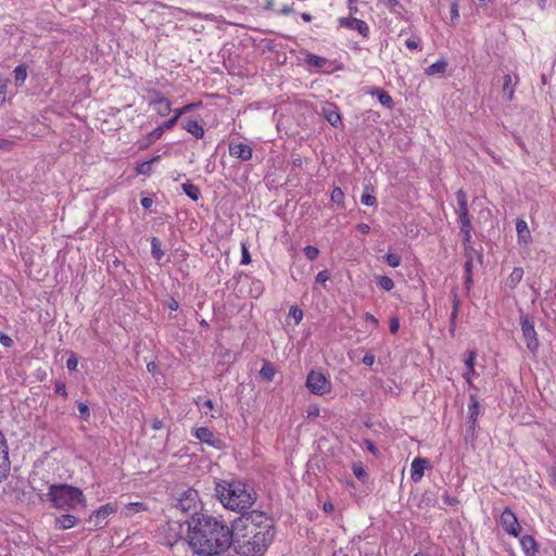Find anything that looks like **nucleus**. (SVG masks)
Instances as JSON below:
<instances>
[{"mask_svg":"<svg viewBox=\"0 0 556 556\" xmlns=\"http://www.w3.org/2000/svg\"><path fill=\"white\" fill-rule=\"evenodd\" d=\"M304 254L308 260L314 261L318 257L319 250L313 245H306L304 248Z\"/></svg>","mask_w":556,"mask_h":556,"instance_id":"obj_41","label":"nucleus"},{"mask_svg":"<svg viewBox=\"0 0 556 556\" xmlns=\"http://www.w3.org/2000/svg\"><path fill=\"white\" fill-rule=\"evenodd\" d=\"M471 268H472V263H471V261H467V262L465 263V270H466V275H467V277H466V283L471 282Z\"/></svg>","mask_w":556,"mask_h":556,"instance_id":"obj_53","label":"nucleus"},{"mask_svg":"<svg viewBox=\"0 0 556 556\" xmlns=\"http://www.w3.org/2000/svg\"><path fill=\"white\" fill-rule=\"evenodd\" d=\"M55 393L59 394V395H62V396H66L67 395V392H66V387L63 382H56L55 383Z\"/></svg>","mask_w":556,"mask_h":556,"instance_id":"obj_50","label":"nucleus"},{"mask_svg":"<svg viewBox=\"0 0 556 556\" xmlns=\"http://www.w3.org/2000/svg\"><path fill=\"white\" fill-rule=\"evenodd\" d=\"M377 283L384 291H391L394 288V281L388 276H380Z\"/></svg>","mask_w":556,"mask_h":556,"instance_id":"obj_34","label":"nucleus"},{"mask_svg":"<svg viewBox=\"0 0 556 556\" xmlns=\"http://www.w3.org/2000/svg\"><path fill=\"white\" fill-rule=\"evenodd\" d=\"M149 105L162 117L167 116L172 112L170 100L159 91H153V98L150 100Z\"/></svg>","mask_w":556,"mask_h":556,"instance_id":"obj_10","label":"nucleus"},{"mask_svg":"<svg viewBox=\"0 0 556 556\" xmlns=\"http://www.w3.org/2000/svg\"><path fill=\"white\" fill-rule=\"evenodd\" d=\"M517 80H518V78L516 77L515 81H514V78L509 74H506L504 76V84H503L502 92H503V96L508 101H511L514 98V92H515L514 87L517 84Z\"/></svg>","mask_w":556,"mask_h":556,"instance_id":"obj_23","label":"nucleus"},{"mask_svg":"<svg viewBox=\"0 0 556 556\" xmlns=\"http://www.w3.org/2000/svg\"><path fill=\"white\" fill-rule=\"evenodd\" d=\"M323 115L331 126L338 127L341 125V115L336 104L326 103L323 106Z\"/></svg>","mask_w":556,"mask_h":556,"instance_id":"obj_19","label":"nucleus"},{"mask_svg":"<svg viewBox=\"0 0 556 556\" xmlns=\"http://www.w3.org/2000/svg\"><path fill=\"white\" fill-rule=\"evenodd\" d=\"M182 128L186 129L189 134H191L192 136H194L198 139H200L204 136L203 126L194 119L186 121L182 124Z\"/></svg>","mask_w":556,"mask_h":556,"instance_id":"obj_21","label":"nucleus"},{"mask_svg":"<svg viewBox=\"0 0 556 556\" xmlns=\"http://www.w3.org/2000/svg\"><path fill=\"white\" fill-rule=\"evenodd\" d=\"M330 279V274L328 270H321L316 275L315 281L317 283H325Z\"/></svg>","mask_w":556,"mask_h":556,"instance_id":"obj_47","label":"nucleus"},{"mask_svg":"<svg viewBox=\"0 0 556 556\" xmlns=\"http://www.w3.org/2000/svg\"><path fill=\"white\" fill-rule=\"evenodd\" d=\"M77 365H78V359L74 354H72L66 362V366L70 370H75Z\"/></svg>","mask_w":556,"mask_h":556,"instance_id":"obj_48","label":"nucleus"},{"mask_svg":"<svg viewBox=\"0 0 556 556\" xmlns=\"http://www.w3.org/2000/svg\"><path fill=\"white\" fill-rule=\"evenodd\" d=\"M400 329V320L397 317H392L390 319V331L391 333H396Z\"/></svg>","mask_w":556,"mask_h":556,"instance_id":"obj_49","label":"nucleus"},{"mask_svg":"<svg viewBox=\"0 0 556 556\" xmlns=\"http://www.w3.org/2000/svg\"><path fill=\"white\" fill-rule=\"evenodd\" d=\"M201 105V102H194L186 104L181 108L172 110L174 115L166 122H164V127H167V129H172L178 122V119L186 113L191 112L192 110L199 108Z\"/></svg>","mask_w":556,"mask_h":556,"instance_id":"obj_17","label":"nucleus"},{"mask_svg":"<svg viewBox=\"0 0 556 556\" xmlns=\"http://www.w3.org/2000/svg\"><path fill=\"white\" fill-rule=\"evenodd\" d=\"M443 502L447 505L454 506L458 504V500L455 497L450 496L448 494H444Z\"/></svg>","mask_w":556,"mask_h":556,"instance_id":"obj_56","label":"nucleus"},{"mask_svg":"<svg viewBox=\"0 0 556 556\" xmlns=\"http://www.w3.org/2000/svg\"><path fill=\"white\" fill-rule=\"evenodd\" d=\"M521 547L527 556H534L538 552L535 540L531 535H525L520 540Z\"/></svg>","mask_w":556,"mask_h":556,"instance_id":"obj_24","label":"nucleus"},{"mask_svg":"<svg viewBox=\"0 0 556 556\" xmlns=\"http://www.w3.org/2000/svg\"><path fill=\"white\" fill-rule=\"evenodd\" d=\"M516 231L518 244L529 245L532 241L531 231L525 219L518 218L516 220Z\"/></svg>","mask_w":556,"mask_h":556,"instance_id":"obj_16","label":"nucleus"},{"mask_svg":"<svg viewBox=\"0 0 556 556\" xmlns=\"http://www.w3.org/2000/svg\"><path fill=\"white\" fill-rule=\"evenodd\" d=\"M375 362V356L370 353H367L364 357H363V363L367 366H371Z\"/></svg>","mask_w":556,"mask_h":556,"instance_id":"obj_57","label":"nucleus"},{"mask_svg":"<svg viewBox=\"0 0 556 556\" xmlns=\"http://www.w3.org/2000/svg\"><path fill=\"white\" fill-rule=\"evenodd\" d=\"M202 407H206L208 409H213L214 408V402L211 399H207V400H205L203 402Z\"/></svg>","mask_w":556,"mask_h":556,"instance_id":"obj_62","label":"nucleus"},{"mask_svg":"<svg viewBox=\"0 0 556 556\" xmlns=\"http://www.w3.org/2000/svg\"><path fill=\"white\" fill-rule=\"evenodd\" d=\"M520 324L527 348H536L538 339L533 321L527 316H521Z\"/></svg>","mask_w":556,"mask_h":556,"instance_id":"obj_12","label":"nucleus"},{"mask_svg":"<svg viewBox=\"0 0 556 556\" xmlns=\"http://www.w3.org/2000/svg\"><path fill=\"white\" fill-rule=\"evenodd\" d=\"M232 526L211 515H201L190 525V545L202 556H218L232 544Z\"/></svg>","mask_w":556,"mask_h":556,"instance_id":"obj_2","label":"nucleus"},{"mask_svg":"<svg viewBox=\"0 0 556 556\" xmlns=\"http://www.w3.org/2000/svg\"><path fill=\"white\" fill-rule=\"evenodd\" d=\"M163 427H164V422H163V420H161V419H159V418L153 419V421H152V428H153L154 430H160V429H162Z\"/></svg>","mask_w":556,"mask_h":556,"instance_id":"obj_59","label":"nucleus"},{"mask_svg":"<svg viewBox=\"0 0 556 556\" xmlns=\"http://www.w3.org/2000/svg\"><path fill=\"white\" fill-rule=\"evenodd\" d=\"M12 342H13V341H12V339H11L9 336H7V334H4V333H1V332H0V343H1L4 348H9V346H11Z\"/></svg>","mask_w":556,"mask_h":556,"instance_id":"obj_52","label":"nucleus"},{"mask_svg":"<svg viewBox=\"0 0 556 556\" xmlns=\"http://www.w3.org/2000/svg\"><path fill=\"white\" fill-rule=\"evenodd\" d=\"M481 408L480 404L477 400V396L471 394L470 395V403L468 406V421H467V428H466V434L473 437L475 429L477 425V419L480 415Z\"/></svg>","mask_w":556,"mask_h":556,"instance_id":"obj_9","label":"nucleus"},{"mask_svg":"<svg viewBox=\"0 0 556 556\" xmlns=\"http://www.w3.org/2000/svg\"><path fill=\"white\" fill-rule=\"evenodd\" d=\"M10 470L8 444L3 433L0 431V482L7 478Z\"/></svg>","mask_w":556,"mask_h":556,"instance_id":"obj_14","label":"nucleus"},{"mask_svg":"<svg viewBox=\"0 0 556 556\" xmlns=\"http://www.w3.org/2000/svg\"><path fill=\"white\" fill-rule=\"evenodd\" d=\"M420 43H421V40H420L419 37L409 38V39H407L405 41V46L409 50H418V49H420Z\"/></svg>","mask_w":556,"mask_h":556,"instance_id":"obj_44","label":"nucleus"},{"mask_svg":"<svg viewBox=\"0 0 556 556\" xmlns=\"http://www.w3.org/2000/svg\"><path fill=\"white\" fill-rule=\"evenodd\" d=\"M53 507L58 509H75L78 505L86 506L83 491L68 484H51L47 494Z\"/></svg>","mask_w":556,"mask_h":556,"instance_id":"obj_4","label":"nucleus"},{"mask_svg":"<svg viewBox=\"0 0 556 556\" xmlns=\"http://www.w3.org/2000/svg\"><path fill=\"white\" fill-rule=\"evenodd\" d=\"M215 492L225 508L236 511L250 508L256 498L254 490L239 480H220L216 482Z\"/></svg>","mask_w":556,"mask_h":556,"instance_id":"obj_3","label":"nucleus"},{"mask_svg":"<svg viewBox=\"0 0 556 556\" xmlns=\"http://www.w3.org/2000/svg\"><path fill=\"white\" fill-rule=\"evenodd\" d=\"M473 361H475V355H473V352H470L468 358L466 359V365L467 367L472 370V366H473Z\"/></svg>","mask_w":556,"mask_h":556,"instance_id":"obj_60","label":"nucleus"},{"mask_svg":"<svg viewBox=\"0 0 556 556\" xmlns=\"http://www.w3.org/2000/svg\"><path fill=\"white\" fill-rule=\"evenodd\" d=\"M352 470H353L354 476L358 480H365L367 478L366 469H365L364 465L361 462L354 463L353 466H352Z\"/></svg>","mask_w":556,"mask_h":556,"instance_id":"obj_33","label":"nucleus"},{"mask_svg":"<svg viewBox=\"0 0 556 556\" xmlns=\"http://www.w3.org/2000/svg\"><path fill=\"white\" fill-rule=\"evenodd\" d=\"M430 466L429 460L422 457H416L412 462L410 467V479L417 483L419 482L425 473V470Z\"/></svg>","mask_w":556,"mask_h":556,"instance_id":"obj_15","label":"nucleus"},{"mask_svg":"<svg viewBox=\"0 0 556 556\" xmlns=\"http://www.w3.org/2000/svg\"><path fill=\"white\" fill-rule=\"evenodd\" d=\"M199 503V494L194 489L184 491L177 498L175 507L186 514H195Z\"/></svg>","mask_w":556,"mask_h":556,"instance_id":"obj_6","label":"nucleus"},{"mask_svg":"<svg viewBox=\"0 0 556 556\" xmlns=\"http://www.w3.org/2000/svg\"><path fill=\"white\" fill-rule=\"evenodd\" d=\"M306 61L309 65L318 67L325 64V59L315 54H308Z\"/></svg>","mask_w":556,"mask_h":556,"instance_id":"obj_42","label":"nucleus"},{"mask_svg":"<svg viewBox=\"0 0 556 556\" xmlns=\"http://www.w3.org/2000/svg\"><path fill=\"white\" fill-rule=\"evenodd\" d=\"M147 368L150 372L155 374L157 365L154 362H150L148 363Z\"/></svg>","mask_w":556,"mask_h":556,"instance_id":"obj_61","label":"nucleus"},{"mask_svg":"<svg viewBox=\"0 0 556 556\" xmlns=\"http://www.w3.org/2000/svg\"><path fill=\"white\" fill-rule=\"evenodd\" d=\"M455 195H456V202H457V207L455 208V212L458 216V223H459L460 233L463 236V242H464V244H468L471 241L472 226H471L470 216H469L467 194L463 189H459Z\"/></svg>","mask_w":556,"mask_h":556,"instance_id":"obj_5","label":"nucleus"},{"mask_svg":"<svg viewBox=\"0 0 556 556\" xmlns=\"http://www.w3.org/2000/svg\"><path fill=\"white\" fill-rule=\"evenodd\" d=\"M370 94L376 96L378 101L386 108L391 109L393 105L392 97L383 89L374 88L369 91Z\"/></svg>","mask_w":556,"mask_h":556,"instance_id":"obj_26","label":"nucleus"},{"mask_svg":"<svg viewBox=\"0 0 556 556\" xmlns=\"http://www.w3.org/2000/svg\"><path fill=\"white\" fill-rule=\"evenodd\" d=\"M451 14H452V17L453 18H456L459 16L458 14V9H457V5L456 4H453L452 8H451Z\"/></svg>","mask_w":556,"mask_h":556,"instance_id":"obj_63","label":"nucleus"},{"mask_svg":"<svg viewBox=\"0 0 556 556\" xmlns=\"http://www.w3.org/2000/svg\"><path fill=\"white\" fill-rule=\"evenodd\" d=\"M447 63L444 59H441L426 68V74L429 76L443 74L446 71Z\"/></svg>","mask_w":556,"mask_h":556,"instance_id":"obj_30","label":"nucleus"},{"mask_svg":"<svg viewBox=\"0 0 556 556\" xmlns=\"http://www.w3.org/2000/svg\"><path fill=\"white\" fill-rule=\"evenodd\" d=\"M523 269L521 267H515L510 275L506 279V287L509 289H515L519 282L522 280Z\"/></svg>","mask_w":556,"mask_h":556,"instance_id":"obj_27","label":"nucleus"},{"mask_svg":"<svg viewBox=\"0 0 556 556\" xmlns=\"http://www.w3.org/2000/svg\"><path fill=\"white\" fill-rule=\"evenodd\" d=\"M365 446H366V448H367V450H368L372 455H375V456H377V455H378L379 451H378V448L376 447V445L374 444V442H372V441H370V440H365Z\"/></svg>","mask_w":556,"mask_h":556,"instance_id":"obj_51","label":"nucleus"},{"mask_svg":"<svg viewBox=\"0 0 556 556\" xmlns=\"http://www.w3.org/2000/svg\"><path fill=\"white\" fill-rule=\"evenodd\" d=\"M78 410H79V416L81 419L84 420H88L89 417H90V410H89V407L87 404L85 403H79L78 404Z\"/></svg>","mask_w":556,"mask_h":556,"instance_id":"obj_45","label":"nucleus"},{"mask_svg":"<svg viewBox=\"0 0 556 556\" xmlns=\"http://www.w3.org/2000/svg\"><path fill=\"white\" fill-rule=\"evenodd\" d=\"M140 203H141L142 207L148 210L153 205V199L149 198V197H144L141 199Z\"/></svg>","mask_w":556,"mask_h":556,"instance_id":"obj_55","label":"nucleus"},{"mask_svg":"<svg viewBox=\"0 0 556 556\" xmlns=\"http://www.w3.org/2000/svg\"><path fill=\"white\" fill-rule=\"evenodd\" d=\"M275 374H276V370H275L274 366L267 362L264 363L262 369L260 370L261 377L266 381H271Z\"/></svg>","mask_w":556,"mask_h":556,"instance_id":"obj_32","label":"nucleus"},{"mask_svg":"<svg viewBox=\"0 0 556 556\" xmlns=\"http://www.w3.org/2000/svg\"><path fill=\"white\" fill-rule=\"evenodd\" d=\"M306 387L314 394H326L331 390V383L318 371H311L306 379Z\"/></svg>","mask_w":556,"mask_h":556,"instance_id":"obj_7","label":"nucleus"},{"mask_svg":"<svg viewBox=\"0 0 556 556\" xmlns=\"http://www.w3.org/2000/svg\"><path fill=\"white\" fill-rule=\"evenodd\" d=\"M378 4L388 9L390 13L396 16H403L404 8L399 0H378Z\"/></svg>","mask_w":556,"mask_h":556,"instance_id":"obj_22","label":"nucleus"},{"mask_svg":"<svg viewBox=\"0 0 556 556\" xmlns=\"http://www.w3.org/2000/svg\"><path fill=\"white\" fill-rule=\"evenodd\" d=\"M356 229H357L361 233H364V235H365V233H368V232L370 231V227H369V225L364 224V223L358 224V225L356 226Z\"/></svg>","mask_w":556,"mask_h":556,"instance_id":"obj_58","label":"nucleus"},{"mask_svg":"<svg viewBox=\"0 0 556 556\" xmlns=\"http://www.w3.org/2000/svg\"><path fill=\"white\" fill-rule=\"evenodd\" d=\"M458 305H459V301L457 299V296L455 295L454 296V300H453V312L451 314V319L452 321L456 318L457 316V312H458Z\"/></svg>","mask_w":556,"mask_h":556,"instance_id":"obj_54","label":"nucleus"},{"mask_svg":"<svg viewBox=\"0 0 556 556\" xmlns=\"http://www.w3.org/2000/svg\"><path fill=\"white\" fill-rule=\"evenodd\" d=\"M386 262L389 266L395 268L399 267L401 264V256L395 253H388L386 256Z\"/></svg>","mask_w":556,"mask_h":556,"instance_id":"obj_38","label":"nucleus"},{"mask_svg":"<svg viewBox=\"0 0 556 556\" xmlns=\"http://www.w3.org/2000/svg\"><path fill=\"white\" fill-rule=\"evenodd\" d=\"M330 198H331L332 202H334L337 204H342L344 194H343V191L341 190V188H339V187L333 188V190L331 191Z\"/></svg>","mask_w":556,"mask_h":556,"instance_id":"obj_39","label":"nucleus"},{"mask_svg":"<svg viewBox=\"0 0 556 556\" xmlns=\"http://www.w3.org/2000/svg\"><path fill=\"white\" fill-rule=\"evenodd\" d=\"M289 316L292 317L296 324H299L303 318V312L296 306H291L289 309Z\"/></svg>","mask_w":556,"mask_h":556,"instance_id":"obj_43","label":"nucleus"},{"mask_svg":"<svg viewBox=\"0 0 556 556\" xmlns=\"http://www.w3.org/2000/svg\"><path fill=\"white\" fill-rule=\"evenodd\" d=\"M14 83L17 87L22 86L27 78V66L25 64L17 65L14 71Z\"/></svg>","mask_w":556,"mask_h":556,"instance_id":"obj_31","label":"nucleus"},{"mask_svg":"<svg viewBox=\"0 0 556 556\" xmlns=\"http://www.w3.org/2000/svg\"><path fill=\"white\" fill-rule=\"evenodd\" d=\"M168 307H169V309H172V311H176V309H178V302H177V301H175V300H170V301L168 302Z\"/></svg>","mask_w":556,"mask_h":556,"instance_id":"obj_64","label":"nucleus"},{"mask_svg":"<svg viewBox=\"0 0 556 556\" xmlns=\"http://www.w3.org/2000/svg\"><path fill=\"white\" fill-rule=\"evenodd\" d=\"M194 437L203 443H206L211 446L217 447L220 443V440L215 437L213 431L206 427H200L194 429Z\"/></svg>","mask_w":556,"mask_h":556,"instance_id":"obj_18","label":"nucleus"},{"mask_svg":"<svg viewBox=\"0 0 556 556\" xmlns=\"http://www.w3.org/2000/svg\"><path fill=\"white\" fill-rule=\"evenodd\" d=\"M229 154L241 161H250L253 155V149L243 142H230Z\"/></svg>","mask_w":556,"mask_h":556,"instance_id":"obj_13","label":"nucleus"},{"mask_svg":"<svg viewBox=\"0 0 556 556\" xmlns=\"http://www.w3.org/2000/svg\"><path fill=\"white\" fill-rule=\"evenodd\" d=\"M182 191L185 194L190 198L192 201H198L201 197L200 188L192 182H185L181 185Z\"/></svg>","mask_w":556,"mask_h":556,"instance_id":"obj_28","label":"nucleus"},{"mask_svg":"<svg viewBox=\"0 0 556 556\" xmlns=\"http://www.w3.org/2000/svg\"><path fill=\"white\" fill-rule=\"evenodd\" d=\"M9 79L0 74V105L5 102Z\"/></svg>","mask_w":556,"mask_h":556,"instance_id":"obj_37","label":"nucleus"},{"mask_svg":"<svg viewBox=\"0 0 556 556\" xmlns=\"http://www.w3.org/2000/svg\"><path fill=\"white\" fill-rule=\"evenodd\" d=\"M160 159L161 155H155L149 161L138 164L136 167V173L138 175L149 176L152 172V164L160 161Z\"/></svg>","mask_w":556,"mask_h":556,"instance_id":"obj_29","label":"nucleus"},{"mask_svg":"<svg viewBox=\"0 0 556 556\" xmlns=\"http://www.w3.org/2000/svg\"><path fill=\"white\" fill-rule=\"evenodd\" d=\"M340 27L356 30L361 36L367 38L369 36V26L368 24L356 17H340L338 20Z\"/></svg>","mask_w":556,"mask_h":556,"instance_id":"obj_8","label":"nucleus"},{"mask_svg":"<svg viewBox=\"0 0 556 556\" xmlns=\"http://www.w3.org/2000/svg\"><path fill=\"white\" fill-rule=\"evenodd\" d=\"M361 202H362V204H364L366 206H372L376 204L377 200H376V197H374L369 193H364L361 197Z\"/></svg>","mask_w":556,"mask_h":556,"instance_id":"obj_46","label":"nucleus"},{"mask_svg":"<svg viewBox=\"0 0 556 556\" xmlns=\"http://www.w3.org/2000/svg\"><path fill=\"white\" fill-rule=\"evenodd\" d=\"M232 544L241 556H263L275 538L271 519L260 510L242 514L232 523Z\"/></svg>","mask_w":556,"mask_h":556,"instance_id":"obj_1","label":"nucleus"},{"mask_svg":"<svg viewBox=\"0 0 556 556\" xmlns=\"http://www.w3.org/2000/svg\"><path fill=\"white\" fill-rule=\"evenodd\" d=\"M116 511L115 505L108 503L101 506L99 509L94 510L90 515V521H94L96 526H101V522L110 515Z\"/></svg>","mask_w":556,"mask_h":556,"instance_id":"obj_20","label":"nucleus"},{"mask_svg":"<svg viewBox=\"0 0 556 556\" xmlns=\"http://www.w3.org/2000/svg\"><path fill=\"white\" fill-rule=\"evenodd\" d=\"M151 245H152V255L155 260H161L162 256H163V251L160 249V241L156 239V238H153L152 239V242H151Z\"/></svg>","mask_w":556,"mask_h":556,"instance_id":"obj_40","label":"nucleus"},{"mask_svg":"<svg viewBox=\"0 0 556 556\" xmlns=\"http://www.w3.org/2000/svg\"><path fill=\"white\" fill-rule=\"evenodd\" d=\"M501 525L503 529L510 535L518 536L520 532V525L515 514L506 508L501 515Z\"/></svg>","mask_w":556,"mask_h":556,"instance_id":"obj_11","label":"nucleus"},{"mask_svg":"<svg viewBox=\"0 0 556 556\" xmlns=\"http://www.w3.org/2000/svg\"><path fill=\"white\" fill-rule=\"evenodd\" d=\"M77 523V518L73 515H62L55 519L56 528L60 530H67Z\"/></svg>","mask_w":556,"mask_h":556,"instance_id":"obj_25","label":"nucleus"},{"mask_svg":"<svg viewBox=\"0 0 556 556\" xmlns=\"http://www.w3.org/2000/svg\"><path fill=\"white\" fill-rule=\"evenodd\" d=\"M240 248H241V261H240V264L241 265L250 264L252 260H251V254L249 252V248H248L247 242H241Z\"/></svg>","mask_w":556,"mask_h":556,"instance_id":"obj_36","label":"nucleus"},{"mask_svg":"<svg viewBox=\"0 0 556 556\" xmlns=\"http://www.w3.org/2000/svg\"><path fill=\"white\" fill-rule=\"evenodd\" d=\"M165 130H168V129H167V127H164V123L162 125H160L159 127H156L155 129H153L148 136L150 142H154V141L161 139Z\"/></svg>","mask_w":556,"mask_h":556,"instance_id":"obj_35","label":"nucleus"}]
</instances>
